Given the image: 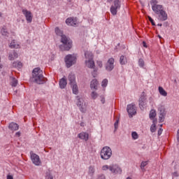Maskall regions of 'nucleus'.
Listing matches in <instances>:
<instances>
[{
    "instance_id": "obj_1",
    "label": "nucleus",
    "mask_w": 179,
    "mask_h": 179,
    "mask_svg": "<svg viewBox=\"0 0 179 179\" xmlns=\"http://www.w3.org/2000/svg\"><path fill=\"white\" fill-rule=\"evenodd\" d=\"M150 3L152 6V9L155 13L159 15V20L164 22V20H167V13L164 11V8L163 6L160 4H157V0H151Z\"/></svg>"
},
{
    "instance_id": "obj_2",
    "label": "nucleus",
    "mask_w": 179,
    "mask_h": 179,
    "mask_svg": "<svg viewBox=\"0 0 179 179\" xmlns=\"http://www.w3.org/2000/svg\"><path fill=\"white\" fill-rule=\"evenodd\" d=\"M32 82H35V83H38V85H43L44 82H45L46 79L43 76V71L41 68H35L32 71Z\"/></svg>"
},
{
    "instance_id": "obj_3",
    "label": "nucleus",
    "mask_w": 179,
    "mask_h": 179,
    "mask_svg": "<svg viewBox=\"0 0 179 179\" xmlns=\"http://www.w3.org/2000/svg\"><path fill=\"white\" fill-rule=\"evenodd\" d=\"M62 44L59 46L62 51H69L72 48V41L69 39L66 36L62 35Z\"/></svg>"
},
{
    "instance_id": "obj_4",
    "label": "nucleus",
    "mask_w": 179,
    "mask_h": 179,
    "mask_svg": "<svg viewBox=\"0 0 179 179\" xmlns=\"http://www.w3.org/2000/svg\"><path fill=\"white\" fill-rule=\"evenodd\" d=\"M85 66L93 69L94 68V60H93V53L92 52L87 51L85 53Z\"/></svg>"
},
{
    "instance_id": "obj_5",
    "label": "nucleus",
    "mask_w": 179,
    "mask_h": 179,
    "mask_svg": "<svg viewBox=\"0 0 179 179\" xmlns=\"http://www.w3.org/2000/svg\"><path fill=\"white\" fill-rule=\"evenodd\" d=\"M65 62L67 68H71L74 64H76V55H68L65 57Z\"/></svg>"
},
{
    "instance_id": "obj_6",
    "label": "nucleus",
    "mask_w": 179,
    "mask_h": 179,
    "mask_svg": "<svg viewBox=\"0 0 179 179\" xmlns=\"http://www.w3.org/2000/svg\"><path fill=\"white\" fill-rule=\"evenodd\" d=\"M113 150L108 146L103 147L101 150V157H111Z\"/></svg>"
},
{
    "instance_id": "obj_7",
    "label": "nucleus",
    "mask_w": 179,
    "mask_h": 179,
    "mask_svg": "<svg viewBox=\"0 0 179 179\" xmlns=\"http://www.w3.org/2000/svg\"><path fill=\"white\" fill-rule=\"evenodd\" d=\"M120 8H121V1H120L119 0L114 1L113 5L111 6L110 7V13H112V15H117V12L118 9H120Z\"/></svg>"
},
{
    "instance_id": "obj_8",
    "label": "nucleus",
    "mask_w": 179,
    "mask_h": 179,
    "mask_svg": "<svg viewBox=\"0 0 179 179\" xmlns=\"http://www.w3.org/2000/svg\"><path fill=\"white\" fill-rule=\"evenodd\" d=\"M76 99L77 106L79 107L80 111H81V113H86V103H85V100L82 98H79V96H77Z\"/></svg>"
},
{
    "instance_id": "obj_9",
    "label": "nucleus",
    "mask_w": 179,
    "mask_h": 179,
    "mask_svg": "<svg viewBox=\"0 0 179 179\" xmlns=\"http://www.w3.org/2000/svg\"><path fill=\"white\" fill-rule=\"evenodd\" d=\"M138 104L141 110H144L145 107L146 106V94L145 92H142L138 100Z\"/></svg>"
},
{
    "instance_id": "obj_10",
    "label": "nucleus",
    "mask_w": 179,
    "mask_h": 179,
    "mask_svg": "<svg viewBox=\"0 0 179 179\" xmlns=\"http://www.w3.org/2000/svg\"><path fill=\"white\" fill-rule=\"evenodd\" d=\"M22 13L26 17V20L28 23H31L33 21V15L31 14V12L24 9L22 10Z\"/></svg>"
},
{
    "instance_id": "obj_11",
    "label": "nucleus",
    "mask_w": 179,
    "mask_h": 179,
    "mask_svg": "<svg viewBox=\"0 0 179 179\" xmlns=\"http://www.w3.org/2000/svg\"><path fill=\"white\" fill-rule=\"evenodd\" d=\"M127 113H129V115L131 117L133 115H135L136 114V107H135L134 105L130 104L127 106Z\"/></svg>"
},
{
    "instance_id": "obj_12",
    "label": "nucleus",
    "mask_w": 179,
    "mask_h": 179,
    "mask_svg": "<svg viewBox=\"0 0 179 179\" xmlns=\"http://www.w3.org/2000/svg\"><path fill=\"white\" fill-rule=\"evenodd\" d=\"M106 69L109 72L114 69V58H110L108 59L106 64Z\"/></svg>"
},
{
    "instance_id": "obj_13",
    "label": "nucleus",
    "mask_w": 179,
    "mask_h": 179,
    "mask_svg": "<svg viewBox=\"0 0 179 179\" xmlns=\"http://www.w3.org/2000/svg\"><path fill=\"white\" fill-rule=\"evenodd\" d=\"M66 23L68 26H76L78 24V19L69 17L66 20Z\"/></svg>"
},
{
    "instance_id": "obj_14",
    "label": "nucleus",
    "mask_w": 179,
    "mask_h": 179,
    "mask_svg": "<svg viewBox=\"0 0 179 179\" xmlns=\"http://www.w3.org/2000/svg\"><path fill=\"white\" fill-rule=\"evenodd\" d=\"M109 169H110V171H111L112 173H114L115 174H121V173H122V170H121V168H120L117 165L110 166Z\"/></svg>"
},
{
    "instance_id": "obj_15",
    "label": "nucleus",
    "mask_w": 179,
    "mask_h": 179,
    "mask_svg": "<svg viewBox=\"0 0 179 179\" xmlns=\"http://www.w3.org/2000/svg\"><path fill=\"white\" fill-rule=\"evenodd\" d=\"M78 137L80 139H82L83 141H85V142H87V141H89V134H87V132L83 131L81 133H80L78 135Z\"/></svg>"
},
{
    "instance_id": "obj_16",
    "label": "nucleus",
    "mask_w": 179,
    "mask_h": 179,
    "mask_svg": "<svg viewBox=\"0 0 179 179\" xmlns=\"http://www.w3.org/2000/svg\"><path fill=\"white\" fill-rule=\"evenodd\" d=\"M59 84L61 89H65V87H66V85H68V83L66 82V79L63 78L60 79Z\"/></svg>"
},
{
    "instance_id": "obj_17",
    "label": "nucleus",
    "mask_w": 179,
    "mask_h": 179,
    "mask_svg": "<svg viewBox=\"0 0 179 179\" xmlns=\"http://www.w3.org/2000/svg\"><path fill=\"white\" fill-rule=\"evenodd\" d=\"M69 85H75L76 83V80L75 78V75H73V73H71L69 75Z\"/></svg>"
},
{
    "instance_id": "obj_18",
    "label": "nucleus",
    "mask_w": 179,
    "mask_h": 179,
    "mask_svg": "<svg viewBox=\"0 0 179 179\" xmlns=\"http://www.w3.org/2000/svg\"><path fill=\"white\" fill-rule=\"evenodd\" d=\"M9 129L11 131H17L19 129V125L16 123L12 122L9 124Z\"/></svg>"
},
{
    "instance_id": "obj_19",
    "label": "nucleus",
    "mask_w": 179,
    "mask_h": 179,
    "mask_svg": "<svg viewBox=\"0 0 179 179\" xmlns=\"http://www.w3.org/2000/svg\"><path fill=\"white\" fill-rule=\"evenodd\" d=\"M31 162L36 166H40V164H41V161L40 160V157H33L31 158Z\"/></svg>"
},
{
    "instance_id": "obj_20",
    "label": "nucleus",
    "mask_w": 179,
    "mask_h": 179,
    "mask_svg": "<svg viewBox=\"0 0 179 179\" xmlns=\"http://www.w3.org/2000/svg\"><path fill=\"white\" fill-rule=\"evenodd\" d=\"M99 85V82H97L96 79H94L91 81L90 87L91 89H97V85Z\"/></svg>"
},
{
    "instance_id": "obj_21",
    "label": "nucleus",
    "mask_w": 179,
    "mask_h": 179,
    "mask_svg": "<svg viewBox=\"0 0 179 179\" xmlns=\"http://www.w3.org/2000/svg\"><path fill=\"white\" fill-rule=\"evenodd\" d=\"M71 87L73 89V94H78L79 92V88L78 87V85L76 84H71Z\"/></svg>"
},
{
    "instance_id": "obj_22",
    "label": "nucleus",
    "mask_w": 179,
    "mask_h": 179,
    "mask_svg": "<svg viewBox=\"0 0 179 179\" xmlns=\"http://www.w3.org/2000/svg\"><path fill=\"white\" fill-rule=\"evenodd\" d=\"M158 90L161 96H163L164 97H166L167 92H166V90L162 87H159Z\"/></svg>"
},
{
    "instance_id": "obj_23",
    "label": "nucleus",
    "mask_w": 179,
    "mask_h": 179,
    "mask_svg": "<svg viewBox=\"0 0 179 179\" xmlns=\"http://www.w3.org/2000/svg\"><path fill=\"white\" fill-rule=\"evenodd\" d=\"M15 58H17V53H16L15 52H12L9 54L8 59H10V61H13V59H15Z\"/></svg>"
},
{
    "instance_id": "obj_24",
    "label": "nucleus",
    "mask_w": 179,
    "mask_h": 179,
    "mask_svg": "<svg viewBox=\"0 0 179 179\" xmlns=\"http://www.w3.org/2000/svg\"><path fill=\"white\" fill-rule=\"evenodd\" d=\"M153 124L150 127L151 132H156V124H157V120H153Z\"/></svg>"
},
{
    "instance_id": "obj_25",
    "label": "nucleus",
    "mask_w": 179,
    "mask_h": 179,
    "mask_svg": "<svg viewBox=\"0 0 179 179\" xmlns=\"http://www.w3.org/2000/svg\"><path fill=\"white\" fill-rule=\"evenodd\" d=\"M157 113H156V110L155 109H152L150 112V120H156L155 119V117H156Z\"/></svg>"
},
{
    "instance_id": "obj_26",
    "label": "nucleus",
    "mask_w": 179,
    "mask_h": 179,
    "mask_svg": "<svg viewBox=\"0 0 179 179\" xmlns=\"http://www.w3.org/2000/svg\"><path fill=\"white\" fill-rule=\"evenodd\" d=\"M10 85L13 86V87H16L17 86V80L16 78L11 77L10 78Z\"/></svg>"
},
{
    "instance_id": "obj_27",
    "label": "nucleus",
    "mask_w": 179,
    "mask_h": 179,
    "mask_svg": "<svg viewBox=\"0 0 179 179\" xmlns=\"http://www.w3.org/2000/svg\"><path fill=\"white\" fill-rule=\"evenodd\" d=\"M10 48H19V44L16 43V41L13 40L10 43Z\"/></svg>"
},
{
    "instance_id": "obj_28",
    "label": "nucleus",
    "mask_w": 179,
    "mask_h": 179,
    "mask_svg": "<svg viewBox=\"0 0 179 179\" xmlns=\"http://www.w3.org/2000/svg\"><path fill=\"white\" fill-rule=\"evenodd\" d=\"M13 66L15 68H18L19 69H20V68L23 66V64L20 62H13Z\"/></svg>"
},
{
    "instance_id": "obj_29",
    "label": "nucleus",
    "mask_w": 179,
    "mask_h": 179,
    "mask_svg": "<svg viewBox=\"0 0 179 179\" xmlns=\"http://www.w3.org/2000/svg\"><path fill=\"white\" fill-rule=\"evenodd\" d=\"M166 115V113H164V110H161V113L159 116V120L160 122H163L164 121V116Z\"/></svg>"
},
{
    "instance_id": "obj_30",
    "label": "nucleus",
    "mask_w": 179,
    "mask_h": 179,
    "mask_svg": "<svg viewBox=\"0 0 179 179\" xmlns=\"http://www.w3.org/2000/svg\"><path fill=\"white\" fill-rule=\"evenodd\" d=\"M148 163H149L148 161L141 162V169L143 171H145V167H146V166H148Z\"/></svg>"
},
{
    "instance_id": "obj_31",
    "label": "nucleus",
    "mask_w": 179,
    "mask_h": 179,
    "mask_svg": "<svg viewBox=\"0 0 179 179\" xmlns=\"http://www.w3.org/2000/svg\"><path fill=\"white\" fill-rule=\"evenodd\" d=\"M120 61L121 65H125V64H127V57H125L124 56L120 57Z\"/></svg>"
},
{
    "instance_id": "obj_32",
    "label": "nucleus",
    "mask_w": 179,
    "mask_h": 179,
    "mask_svg": "<svg viewBox=\"0 0 179 179\" xmlns=\"http://www.w3.org/2000/svg\"><path fill=\"white\" fill-rule=\"evenodd\" d=\"M55 33L57 36H60L61 37L64 36V34H62V31H61V29H59L58 27L55 28Z\"/></svg>"
},
{
    "instance_id": "obj_33",
    "label": "nucleus",
    "mask_w": 179,
    "mask_h": 179,
    "mask_svg": "<svg viewBox=\"0 0 179 179\" xmlns=\"http://www.w3.org/2000/svg\"><path fill=\"white\" fill-rule=\"evenodd\" d=\"M1 33L2 36H9V32H8V30L4 28H3L1 29Z\"/></svg>"
},
{
    "instance_id": "obj_34",
    "label": "nucleus",
    "mask_w": 179,
    "mask_h": 179,
    "mask_svg": "<svg viewBox=\"0 0 179 179\" xmlns=\"http://www.w3.org/2000/svg\"><path fill=\"white\" fill-rule=\"evenodd\" d=\"M138 65L139 66H141V68H143V66H145V61H143V59H140L138 60Z\"/></svg>"
},
{
    "instance_id": "obj_35",
    "label": "nucleus",
    "mask_w": 179,
    "mask_h": 179,
    "mask_svg": "<svg viewBox=\"0 0 179 179\" xmlns=\"http://www.w3.org/2000/svg\"><path fill=\"white\" fill-rule=\"evenodd\" d=\"M107 85H108V80L104 79V80L102 81V83H101L102 87H106L107 86Z\"/></svg>"
},
{
    "instance_id": "obj_36",
    "label": "nucleus",
    "mask_w": 179,
    "mask_h": 179,
    "mask_svg": "<svg viewBox=\"0 0 179 179\" xmlns=\"http://www.w3.org/2000/svg\"><path fill=\"white\" fill-rule=\"evenodd\" d=\"M131 136H132L133 139H138V138H139V136H138V133H136V131L132 132Z\"/></svg>"
},
{
    "instance_id": "obj_37",
    "label": "nucleus",
    "mask_w": 179,
    "mask_h": 179,
    "mask_svg": "<svg viewBox=\"0 0 179 179\" xmlns=\"http://www.w3.org/2000/svg\"><path fill=\"white\" fill-rule=\"evenodd\" d=\"M98 94H97V92H92V94H91V97L94 99H96V97H98Z\"/></svg>"
},
{
    "instance_id": "obj_38",
    "label": "nucleus",
    "mask_w": 179,
    "mask_h": 179,
    "mask_svg": "<svg viewBox=\"0 0 179 179\" xmlns=\"http://www.w3.org/2000/svg\"><path fill=\"white\" fill-rule=\"evenodd\" d=\"M45 179H54V178L52 177V175H51V173H47Z\"/></svg>"
},
{
    "instance_id": "obj_39",
    "label": "nucleus",
    "mask_w": 179,
    "mask_h": 179,
    "mask_svg": "<svg viewBox=\"0 0 179 179\" xmlns=\"http://www.w3.org/2000/svg\"><path fill=\"white\" fill-rule=\"evenodd\" d=\"M148 20L152 23V26H156V24H155V21L153 20V19H152V17L148 16Z\"/></svg>"
},
{
    "instance_id": "obj_40",
    "label": "nucleus",
    "mask_w": 179,
    "mask_h": 179,
    "mask_svg": "<svg viewBox=\"0 0 179 179\" xmlns=\"http://www.w3.org/2000/svg\"><path fill=\"white\" fill-rule=\"evenodd\" d=\"M96 64L98 65V66H99V68H103V62L102 61H97Z\"/></svg>"
},
{
    "instance_id": "obj_41",
    "label": "nucleus",
    "mask_w": 179,
    "mask_h": 179,
    "mask_svg": "<svg viewBox=\"0 0 179 179\" xmlns=\"http://www.w3.org/2000/svg\"><path fill=\"white\" fill-rule=\"evenodd\" d=\"M89 173H90L91 174H93V173H94V168L90 166L89 168Z\"/></svg>"
},
{
    "instance_id": "obj_42",
    "label": "nucleus",
    "mask_w": 179,
    "mask_h": 179,
    "mask_svg": "<svg viewBox=\"0 0 179 179\" xmlns=\"http://www.w3.org/2000/svg\"><path fill=\"white\" fill-rule=\"evenodd\" d=\"M102 170L106 171V170H110V166L105 165L102 167Z\"/></svg>"
},
{
    "instance_id": "obj_43",
    "label": "nucleus",
    "mask_w": 179,
    "mask_h": 179,
    "mask_svg": "<svg viewBox=\"0 0 179 179\" xmlns=\"http://www.w3.org/2000/svg\"><path fill=\"white\" fill-rule=\"evenodd\" d=\"M92 76H93V78H96V76H97V71L94 70V71L92 73Z\"/></svg>"
},
{
    "instance_id": "obj_44",
    "label": "nucleus",
    "mask_w": 179,
    "mask_h": 179,
    "mask_svg": "<svg viewBox=\"0 0 179 179\" xmlns=\"http://www.w3.org/2000/svg\"><path fill=\"white\" fill-rule=\"evenodd\" d=\"M30 155H31V157H38V156H37V155L33 153V152H31Z\"/></svg>"
},
{
    "instance_id": "obj_45",
    "label": "nucleus",
    "mask_w": 179,
    "mask_h": 179,
    "mask_svg": "<svg viewBox=\"0 0 179 179\" xmlns=\"http://www.w3.org/2000/svg\"><path fill=\"white\" fill-rule=\"evenodd\" d=\"M118 122L119 120H117L115 122V129H117L118 128Z\"/></svg>"
},
{
    "instance_id": "obj_46",
    "label": "nucleus",
    "mask_w": 179,
    "mask_h": 179,
    "mask_svg": "<svg viewBox=\"0 0 179 179\" xmlns=\"http://www.w3.org/2000/svg\"><path fill=\"white\" fill-rule=\"evenodd\" d=\"M162 132H163V129H159V131H158V135L159 136L162 135Z\"/></svg>"
},
{
    "instance_id": "obj_47",
    "label": "nucleus",
    "mask_w": 179,
    "mask_h": 179,
    "mask_svg": "<svg viewBox=\"0 0 179 179\" xmlns=\"http://www.w3.org/2000/svg\"><path fill=\"white\" fill-rule=\"evenodd\" d=\"M98 179H106V176H104L103 175H101L98 178Z\"/></svg>"
},
{
    "instance_id": "obj_48",
    "label": "nucleus",
    "mask_w": 179,
    "mask_h": 179,
    "mask_svg": "<svg viewBox=\"0 0 179 179\" xmlns=\"http://www.w3.org/2000/svg\"><path fill=\"white\" fill-rule=\"evenodd\" d=\"M101 101L102 104H104V103H106V100L103 97L101 98Z\"/></svg>"
},
{
    "instance_id": "obj_49",
    "label": "nucleus",
    "mask_w": 179,
    "mask_h": 179,
    "mask_svg": "<svg viewBox=\"0 0 179 179\" xmlns=\"http://www.w3.org/2000/svg\"><path fill=\"white\" fill-rule=\"evenodd\" d=\"M173 176H174V177H178V173L174 172Z\"/></svg>"
},
{
    "instance_id": "obj_50",
    "label": "nucleus",
    "mask_w": 179,
    "mask_h": 179,
    "mask_svg": "<svg viewBox=\"0 0 179 179\" xmlns=\"http://www.w3.org/2000/svg\"><path fill=\"white\" fill-rule=\"evenodd\" d=\"M7 179H13V176L8 175Z\"/></svg>"
},
{
    "instance_id": "obj_51",
    "label": "nucleus",
    "mask_w": 179,
    "mask_h": 179,
    "mask_svg": "<svg viewBox=\"0 0 179 179\" xmlns=\"http://www.w3.org/2000/svg\"><path fill=\"white\" fill-rule=\"evenodd\" d=\"M15 135H16V136H20V132H17V133L15 134Z\"/></svg>"
},
{
    "instance_id": "obj_52",
    "label": "nucleus",
    "mask_w": 179,
    "mask_h": 179,
    "mask_svg": "<svg viewBox=\"0 0 179 179\" xmlns=\"http://www.w3.org/2000/svg\"><path fill=\"white\" fill-rule=\"evenodd\" d=\"M143 45H144V47H148V46H146V43H145V42H143Z\"/></svg>"
},
{
    "instance_id": "obj_53",
    "label": "nucleus",
    "mask_w": 179,
    "mask_h": 179,
    "mask_svg": "<svg viewBox=\"0 0 179 179\" xmlns=\"http://www.w3.org/2000/svg\"><path fill=\"white\" fill-rule=\"evenodd\" d=\"M0 69H2V64H0Z\"/></svg>"
},
{
    "instance_id": "obj_54",
    "label": "nucleus",
    "mask_w": 179,
    "mask_h": 179,
    "mask_svg": "<svg viewBox=\"0 0 179 179\" xmlns=\"http://www.w3.org/2000/svg\"><path fill=\"white\" fill-rule=\"evenodd\" d=\"M85 1H86L87 2H90V0H85Z\"/></svg>"
},
{
    "instance_id": "obj_55",
    "label": "nucleus",
    "mask_w": 179,
    "mask_h": 179,
    "mask_svg": "<svg viewBox=\"0 0 179 179\" xmlns=\"http://www.w3.org/2000/svg\"><path fill=\"white\" fill-rule=\"evenodd\" d=\"M80 126H81V127H83V123H81V124H80Z\"/></svg>"
},
{
    "instance_id": "obj_56",
    "label": "nucleus",
    "mask_w": 179,
    "mask_h": 179,
    "mask_svg": "<svg viewBox=\"0 0 179 179\" xmlns=\"http://www.w3.org/2000/svg\"><path fill=\"white\" fill-rule=\"evenodd\" d=\"M102 159H104V157H102ZM107 159H108V158H106V159L105 158L104 159H105V160H107Z\"/></svg>"
},
{
    "instance_id": "obj_57",
    "label": "nucleus",
    "mask_w": 179,
    "mask_h": 179,
    "mask_svg": "<svg viewBox=\"0 0 179 179\" xmlns=\"http://www.w3.org/2000/svg\"><path fill=\"white\" fill-rule=\"evenodd\" d=\"M2 14L0 13V16H1Z\"/></svg>"
},
{
    "instance_id": "obj_58",
    "label": "nucleus",
    "mask_w": 179,
    "mask_h": 179,
    "mask_svg": "<svg viewBox=\"0 0 179 179\" xmlns=\"http://www.w3.org/2000/svg\"><path fill=\"white\" fill-rule=\"evenodd\" d=\"M0 61H1V57H0Z\"/></svg>"
}]
</instances>
